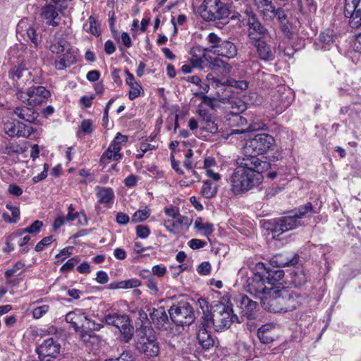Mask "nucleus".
Segmentation results:
<instances>
[{
  "mask_svg": "<svg viewBox=\"0 0 361 361\" xmlns=\"http://www.w3.org/2000/svg\"><path fill=\"white\" fill-rule=\"evenodd\" d=\"M106 361H134V357L130 352H123L118 357L111 358Z\"/></svg>",
  "mask_w": 361,
  "mask_h": 361,
  "instance_id": "60",
  "label": "nucleus"
},
{
  "mask_svg": "<svg viewBox=\"0 0 361 361\" xmlns=\"http://www.w3.org/2000/svg\"><path fill=\"white\" fill-rule=\"evenodd\" d=\"M209 68L218 75H226L231 73L232 66L226 61L214 57L212 58Z\"/></svg>",
  "mask_w": 361,
  "mask_h": 361,
  "instance_id": "31",
  "label": "nucleus"
},
{
  "mask_svg": "<svg viewBox=\"0 0 361 361\" xmlns=\"http://www.w3.org/2000/svg\"><path fill=\"white\" fill-rule=\"evenodd\" d=\"M23 189L16 184L12 183L8 185V192L16 197H19L23 194Z\"/></svg>",
  "mask_w": 361,
  "mask_h": 361,
  "instance_id": "61",
  "label": "nucleus"
},
{
  "mask_svg": "<svg viewBox=\"0 0 361 361\" xmlns=\"http://www.w3.org/2000/svg\"><path fill=\"white\" fill-rule=\"evenodd\" d=\"M307 281V279L305 275L303 274L302 271L299 272H295L293 274L292 276V283L295 286H300L304 285Z\"/></svg>",
  "mask_w": 361,
  "mask_h": 361,
  "instance_id": "48",
  "label": "nucleus"
},
{
  "mask_svg": "<svg viewBox=\"0 0 361 361\" xmlns=\"http://www.w3.org/2000/svg\"><path fill=\"white\" fill-rule=\"evenodd\" d=\"M195 228L197 230L204 231V235L208 236L214 231V226L210 223H204L202 218L198 217L195 221Z\"/></svg>",
  "mask_w": 361,
  "mask_h": 361,
  "instance_id": "39",
  "label": "nucleus"
},
{
  "mask_svg": "<svg viewBox=\"0 0 361 361\" xmlns=\"http://www.w3.org/2000/svg\"><path fill=\"white\" fill-rule=\"evenodd\" d=\"M54 241L53 235L44 237L35 246V250L36 252H40L44 250V247L51 244Z\"/></svg>",
  "mask_w": 361,
  "mask_h": 361,
  "instance_id": "51",
  "label": "nucleus"
},
{
  "mask_svg": "<svg viewBox=\"0 0 361 361\" xmlns=\"http://www.w3.org/2000/svg\"><path fill=\"white\" fill-rule=\"evenodd\" d=\"M23 152L22 148L20 145L17 144H14L12 142H9L6 144L4 149L2 150V153L8 155H11L12 154H20Z\"/></svg>",
  "mask_w": 361,
  "mask_h": 361,
  "instance_id": "45",
  "label": "nucleus"
},
{
  "mask_svg": "<svg viewBox=\"0 0 361 361\" xmlns=\"http://www.w3.org/2000/svg\"><path fill=\"white\" fill-rule=\"evenodd\" d=\"M197 272L201 275H207L211 271V265L208 262H202L197 269Z\"/></svg>",
  "mask_w": 361,
  "mask_h": 361,
  "instance_id": "62",
  "label": "nucleus"
},
{
  "mask_svg": "<svg viewBox=\"0 0 361 361\" xmlns=\"http://www.w3.org/2000/svg\"><path fill=\"white\" fill-rule=\"evenodd\" d=\"M49 95V91L43 86H32L26 90L22 87L16 92L20 101L32 106L41 104Z\"/></svg>",
  "mask_w": 361,
  "mask_h": 361,
  "instance_id": "9",
  "label": "nucleus"
},
{
  "mask_svg": "<svg viewBox=\"0 0 361 361\" xmlns=\"http://www.w3.org/2000/svg\"><path fill=\"white\" fill-rule=\"evenodd\" d=\"M212 56L204 53L202 56L192 55L190 62L192 67L200 68L202 70L204 67H209Z\"/></svg>",
  "mask_w": 361,
  "mask_h": 361,
  "instance_id": "35",
  "label": "nucleus"
},
{
  "mask_svg": "<svg viewBox=\"0 0 361 361\" xmlns=\"http://www.w3.org/2000/svg\"><path fill=\"white\" fill-rule=\"evenodd\" d=\"M217 190L218 185L216 183H212L210 180H205L203 182L200 193L204 197L210 199L216 196Z\"/></svg>",
  "mask_w": 361,
  "mask_h": 361,
  "instance_id": "36",
  "label": "nucleus"
},
{
  "mask_svg": "<svg viewBox=\"0 0 361 361\" xmlns=\"http://www.w3.org/2000/svg\"><path fill=\"white\" fill-rule=\"evenodd\" d=\"M192 219L179 214L173 220H165L164 226L169 231L175 233L176 230L181 228L183 226L188 228L192 224Z\"/></svg>",
  "mask_w": 361,
  "mask_h": 361,
  "instance_id": "27",
  "label": "nucleus"
},
{
  "mask_svg": "<svg viewBox=\"0 0 361 361\" xmlns=\"http://www.w3.org/2000/svg\"><path fill=\"white\" fill-rule=\"evenodd\" d=\"M269 224L271 227L268 229L271 231L275 237L284 232L295 229L301 225V222L297 219V216H295L293 214H291L279 219H273Z\"/></svg>",
  "mask_w": 361,
  "mask_h": 361,
  "instance_id": "11",
  "label": "nucleus"
},
{
  "mask_svg": "<svg viewBox=\"0 0 361 361\" xmlns=\"http://www.w3.org/2000/svg\"><path fill=\"white\" fill-rule=\"evenodd\" d=\"M65 319L72 324L75 331H79L82 328L83 320L85 319V313L80 310L72 311L66 314Z\"/></svg>",
  "mask_w": 361,
  "mask_h": 361,
  "instance_id": "33",
  "label": "nucleus"
},
{
  "mask_svg": "<svg viewBox=\"0 0 361 361\" xmlns=\"http://www.w3.org/2000/svg\"><path fill=\"white\" fill-rule=\"evenodd\" d=\"M129 216L123 212H118L116 216V222L120 225H126L129 222Z\"/></svg>",
  "mask_w": 361,
  "mask_h": 361,
  "instance_id": "64",
  "label": "nucleus"
},
{
  "mask_svg": "<svg viewBox=\"0 0 361 361\" xmlns=\"http://www.w3.org/2000/svg\"><path fill=\"white\" fill-rule=\"evenodd\" d=\"M16 31L18 33L25 32L27 37L33 44L34 48L39 49L42 42V35L37 32L33 25L29 23L27 18L21 19L17 25Z\"/></svg>",
  "mask_w": 361,
  "mask_h": 361,
  "instance_id": "16",
  "label": "nucleus"
},
{
  "mask_svg": "<svg viewBox=\"0 0 361 361\" xmlns=\"http://www.w3.org/2000/svg\"><path fill=\"white\" fill-rule=\"evenodd\" d=\"M136 235L138 238H146L150 234V230L147 226L138 225L135 228Z\"/></svg>",
  "mask_w": 361,
  "mask_h": 361,
  "instance_id": "53",
  "label": "nucleus"
},
{
  "mask_svg": "<svg viewBox=\"0 0 361 361\" xmlns=\"http://www.w3.org/2000/svg\"><path fill=\"white\" fill-rule=\"evenodd\" d=\"M66 43V42L63 39H55L51 43L49 49L52 53L57 54H61L65 51Z\"/></svg>",
  "mask_w": 361,
  "mask_h": 361,
  "instance_id": "43",
  "label": "nucleus"
},
{
  "mask_svg": "<svg viewBox=\"0 0 361 361\" xmlns=\"http://www.w3.org/2000/svg\"><path fill=\"white\" fill-rule=\"evenodd\" d=\"M265 20H272L277 9L273 2L262 7L257 8Z\"/></svg>",
  "mask_w": 361,
  "mask_h": 361,
  "instance_id": "38",
  "label": "nucleus"
},
{
  "mask_svg": "<svg viewBox=\"0 0 361 361\" xmlns=\"http://www.w3.org/2000/svg\"><path fill=\"white\" fill-rule=\"evenodd\" d=\"M129 87L130 91L128 97L130 100H133L140 96V92L142 90V87L138 82H135L132 85H129Z\"/></svg>",
  "mask_w": 361,
  "mask_h": 361,
  "instance_id": "50",
  "label": "nucleus"
},
{
  "mask_svg": "<svg viewBox=\"0 0 361 361\" xmlns=\"http://www.w3.org/2000/svg\"><path fill=\"white\" fill-rule=\"evenodd\" d=\"M74 211V208L73 207V204H70V206L68 207V212L66 215V221H73L75 218H77L78 216H80V215L83 217L84 220L86 221V216L84 213H75V214H73V212Z\"/></svg>",
  "mask_w": 361,
  "mask_h": 361,
  "instance_id": "58",
  "label": "nucleus"
},
{
  "mask_svg": "<svg viewBox=\"0 0 361 361\" xmlns=\"http://www.w3.org/2000/svg\"><path fill=\"white\" fill-rule=\"evenodd\" d=\"M95 190L98 202L110 207L115 198L113 189L109 187L97 186Z\"/></svg>",
  "mask_w": 361,
  "mask_h": 361,
  "instance_id": "28",
  "label": "nucleus"
},
{
  "mask_svg": "<svg viewBox=\"0 0 361 361\" xmlns=\"http://www.w3.org/2000/svg\"><path fill=\"white\" fill-rule=\"evenodd\" d=\"M207 325L213 326L216 331H222L228 329L231 324L238 320L237 315L233 314L232 307L222 302H218L212 307V314L202 317Z\"/></svg>",
  "mask_w": 361,
  "mask_h": 361,
  "instance_id": "4",
  "label": "nucleus"
},
{
  "mask_svg": "<svg viewBox=\"0 0 361 361\" xmlns=\"http://www.w3.org/2000/svg\"><path fill=\"white\" fill-rule=\"evenodd\" d=\"M43 223L39 220L35 221L30 226L23 230V233H37L40 231Z\"/></svg>",
  "mask_w": 361,
  "mask_h": 361,
  "instance_id": "49",
  "label": "nucleus"
},
{
  "mask_svg": "<svg viewBox=\"0 0 361 361\" xmlns=\"http://www.w3.org/2000/svg\"><path fill=\"white\" fill-rule=\"evenodd\" d=\"M13 114L19 119L28 123H35L39 114L32 108L21 106H16L13 110Z\"/></svg>",
  "mask_w": 361,
  "mask_h": 361,
  "instance_id": "29",
  "label": "nucleus"
},
{
  "mask_svg": "<svg viewBox=\"0 0 361 361\" xmlns=\"http://www.w3.org/2000/svg\"><path fill=\"white\" fill-rule=\"evenodd\" d=\"M150 318L154 326L159 330H167L170 328V322L168 315L163 307L153 309L149 314Z\"/></svg>",
  "mask_w": 361,
  "mask_h": 361,
  "instance_id": "25",
  "label": "nucleus"
},
{
  "mask_svg": "<svg viewBox=\"0 0 361 361\" xmlns=\"http://www.w3.org/2000/svg\"><path fill=\"white\" fill-rule=\"evenodd\" d=\"M255 271L247 280L246 290L250 295L262 300L267 295L270 287H273L283 278L284 272L281 269H271L263 262L255 265Z\"/></svg>",
  "mask_w": 361,
  "mask_h": 361,
  "instance_id": "2",
  "label": "nucleus"
},
{
  "mask_svg": "<svg viewBox=\"0 0 361 361\" xmlns=\"http://www.w3.org/2000/svg\"><path fill=\"white\" fill-rule=\"evenodd\" d=\"M140 281L137 279H129L126 281H120V287L121 288H131L139 286Z\"/></svg>",
  "mask_w": 361,
  "mask_h": 361,
  "instance_id": "56",
  "label": "nucleus"
},
{
  "mask_svg": "<svg viewBox=\"0 0 361 361\" xmlns=\"http://www.w3.org/2000/svg\"><path fill=\"white\" fill-rule=\"evenodd\" d=\"M31 77V72L23 64L14 66L9 71V78L16 82L18 90L24 87L23 84L28 83L30 85L33 81Z\"/></svg>",
  "mask_w": 361,
  "mask_h": 361,
  "instance_id": "18",
  "label": "nucleus"
},
{
  "mask_svg": "<svg viewBox=\"0 0 361 361\" xmlns=\"http://www.w3.org/2000/svg\"><path fill=\"white\" fill-rule=\"evenodd\" d=\"M4 130L11 137H28L34 133V128L17 120L8 121L4 125Z\"/></svg>",
  "mask_w": 361,
  "mask_h": 361,
  "instance_id": "15",
  "label": "nucleus"
},
{
  "mask_svg": "<svg viewBox=\"0 0 361 361\" xmlns=\"http://www.w3.org/2000/svg\"><path fill=\"white\" fill-rule=\"evenodd\" d=\"M237 302L241 310V313L248 319H255L257 317L258 304L245 295H240Z\"/></svg>",
  "mask_w": 361,
  "mask_h": 361,
  "instance_id": "19",
  "label": "nucleus"
},
{
  "mask_svg": "<svg viewBox=\"0 0 361 361\" xmlns=\"http://www.w3.org/2000/svg\"><path fill=\"white\" fill-rule=\"evenodd\" d=\"M103 327L102 324L97 323L94 320H92L90 317H89L85 314V319L83 320L82 328L83 329L89 330L90 331H99Z\"/></svg>",
  "mask_w": 361,
  "mask_h": 361,
  "instance_id": "41",
  "label": "nucleus"
},
{
  "mask_svg": "<svg viewBox=\"0 0 361 361\" xmlns=\"http://www.w3.org/2000/svg\"><path fill=\"white\" fill-rule=\"evenodd\" d=\"M258 338L262 343H272L276 337L275 329L271 324H264L257 331Z\"/></svg>",
  "mask_w": 361,
  "mask_h": 361,
  "instance_id": "30",
  "label": "nucleus"
},
{
  "mask_svg": "<svg viewBox=\"0 0 361 361\" xmlns=\"http://www.w3.org/2000/svg\"><path fill=\"white\" fill-rule=\"evenodd\" d=\"M226 84L240 90H246L248 87V82L245 80H237L234 78H230L226 80Z\"/></svg>",
  "mask_w": 361,
  "mask_h": 361,
  "instance_id": "46",
  "label": "nucleus"
},
{
  "mask_svg": "<svg viewBox=\"0 0 361 361\" xmlns=\"http://www.w3.org/2000/svg\"><path fill=\"white\" fill-rule=\"evenodd\" d=\"M197 114L200 116V128L210 133L214 134L218 131V126L215 122L214 116L208 110L199 109Z\"/></svg>",
  "mask_w": 361,
  "mask_h": 361,
  "instance_id": "21",
  "label": "nucleus"
},
{
  "mask_svg": "<svg viewBox=\"0 0 361 361\" xmlns=\"http://www.w3.org/2000/svg\"><path fill=\"white\" fill-rule=\"evenodd\" d=\"M231 107L233 109H236V112L239 114L240 112H243L245 110L246 106L244 102L240 99H233L231 102Z\"/></svg>",
  "mask_w": 361,
  "mask_h": 361,
  "instance_id": "59",
  "label": "nucleus"
},
{
  "mask_svg": "<svg viewBox=\"0 0 361 361\" xmlns=\"http://www.w3.org/2000/svg\"><path fill=\"white\" fill-rule=\"evenodd\" d=\"M205 320L201 318V322L197 334V338L202 347L208 350L214 346V341L210 335L209 329L212 326L207 325Z\"/></svg>",
  "mask_w": 361,
  "mask_h": 361,
  "instance_id": "24",
  "label": "nucleus"
},
{
  "mask_svg": "<svg viewBox=\"0 0 361 361\" xmlns=\"http://www.w3.org/2000/svg\"><path fill=\"white\" fill-rule=\"evenodd\" d=\"M149 336L140 337L136 343V348L149 357H156L159 353V346L154 335H152L153 330L148 329Z\"/></svg>",
  "mask_w": 361,
  "mask_h": 361,
  "instance_id": "14",
  "label": "nucleus"
},
{
  "mask_svg": "<svg viewBox=\"0 0 361 361\" xmlns=\"http://www.w3.org/2000/svg\"><path fill=\"white\" fill-rule=\"evenodd\" d=\"M248 37L251 42L260 39L267 33V28L262 25L258 18H251L248 22Z\"/></svg>",
  "mask_w": 361,
  "mask_h": 361,
  "instance_id": "26",
  "label": "nucleus"
},
{
  "mask_svg": "<svg viewBox=\"0 0 361 361\" xmlns=\"http://www.w3.org/2000/svg\"><path fill=\"white\" fill-rule=\"evenodd\" d=\"M169 313L171 321L177 326H189L195 321L193 308L186 301H180L176 305H172Z\"/></svg>",
  "mask_w": 361,
  "mask_h": 361,
  "instance_id": "8",
  "label": "nucleus"
},
{
  "mask_svg": "<svg viewBox=\"0 0 361 361\" xmlns=\"http://www.w3.org/2000/svg\"><path fill=\"white\" fill-rule=\"evenodd\" d=\"M344 14L350 18L352 27L361 30V0H345ZM353 49L361 54V32L355 35Z\"/></svg>",
  "mask_w": 361,
  "mask_h": 361,
  "instance_id": "5",
  "label": "nucleus"
},
{
  "mask_svg": "<svg viewBox=\"0 0 361 361\" xmlns=\"http://www.w3.org/2000/svg\"><path fill=\"white\" fill-rule=\"evenodd\" d=\"M281 297L282 312L293 311L304 301L301 295L294 291H289L284 288L281 289Z\"/></svg>",
  "mask_w": 361,
  "mask_h": 361,
  "instance_id": "17",
  "label": "nucleus"
},
{
  "mask_svg": "<svg viewBox=\"0 0 361 361\" xmlns=\"http://www.w3.org/2000/svg\"><path fill=\"white\" fill-rule=\"evenodd\" d=\"M152 272L154 275L162 277L166 273V267L164 265H154L152 268Z\"/></svg>",
  "mask_w": 361,
  "mask_h": 361,
  "instance_id": "63",
  "label": "nucleus"
},
{
  "mask_svg": "<svg viewBox=\"0 0 361 361\" xmlns=\"http://www.w3.org/2000/svg\"><path fill=\"white\" fill-rule=\"evenodd\" d=\"M290 90L285 86L279 87L277 90L271 92L270 105L276 113L283 111L291 103Z\"/></svg>",
  "mask_w": 361,
  "mask_h": 361,
  "instance_id": "12",
  "label": "nucleus"
},
{
  "mask_svg": "<svg viewBox=\"0 0 361 361\" xmlns=\"http://www.w3.org/2000/svg\"><path fill=\"white\" fill-rule=\"evenodd\" d=\"M25 267V264L21 261L17 262L11 269H7L5 272V276L6 278H10L16 273L18 270H22Z\"/></svg>",
  "mask_w": 361,
  "mask_h": 361,
  "instance_id": "52",
  "label": "nucleus"
},
{
  "mask_svg": "<svg viewBox=\"0 0 361 361\" xmlns=\"http://www.w3.org/2000/svg\"><path fill=\"white\" fill-rule=\"evenodd\" d=\"M257 48L259 57L264 61H271L274 55L269 46L262 39L251 42Z\"/></svg>",
  "mask_w": 361,
  "mask_h": 361,
  "instance_id": "32",
  "label": "nucleus"
},
{
  "mask_svg": "<svg viewBox=\"0 0 361 361\" xmlns=\"http://www.w3.org/2000/svg\"><path fill=\"white\" fill-rule=\"evenodd\" d=\"M185 80L188 82L200 86V87L204 92H207L209 88V85L207 84L203 83L200 77L197 75L188 76L185 78Z\"/></svg>",
  "mask_w": 361,
  "mask_h": 361,
  "instance_id": "47",
  "label": "nucleus"
},
{
  "mask_svg": "<svg viewBox=\"0 0 361 361\" xmlns=\"http://www.w3.org/2000/svg\"><path fill=\"white\" fill-rule=\"evenodd\" d=\"M40 18L49 26L57 27L61 18L56 7L51 4H47L41 8Z\"/></svg>",
  "mask_w": 361,
  "mask_h": 361,
  "instance_id": "23",
  "label": "nucleus"
},
{
  "mask_svg": "<svg viewBox=\"0 0 361 361\" xmlns=\"http://www.w3.org/2000/svg\"><path fill=\"white\" fill-rule=\"evenodd\" d=\"M197 302L202 311V317H205L207 314H212V312H210V310H212L211 307L209 305V302L204 298H199L197 300Z\"/></svg>",
  "mask_w": 361,
  "mask_h": 361,
  "instance_id": "54",
  "label": "nucleus"
},
{
  "mask_svg": "<svg viewBox=\"0 0 361 361\" xmlns=\"http://www.w3.org/2000/svg\"><path fill=\"white\" fill-rule=\"evenodd\" d=\"M319 40L325 45H330L334 42V32L331 30H326L319 35Z\"/></svg>",
  "mask_w": 361,
  "mask_h": 361,
  "instance_id": "44",
  "label": "nucleus"
},
{
  "mask_svg": "<svg viewBox=\"0 0 361 361\" xmlns=\"http://www.w3.org/2000/svg\"><path fill=\"white\" fill-rule=\"evenodd\" d=\"M150 216V210L147 208L136 211L132 216V222L136 224L144 221Z\"/></svg>",
  "mask_w": 361,
  "mask_h": 361,
  "instance_id": "42",
  "label": "nucleus"
},
{
  "mask_svg": "<svg viewBox=\"0 0 361 361\" xmlns=\"http://www.w3.org/2000/svg\"><path fill=\"white\" fill-rule=\"evenodd\" d=\"M76 63V57L71 49H68L59 61H56L55 66L58 70H63Z\"/></svg>",
  "mask_w": 361,
  "mask_h": 361,
  "instance_id": "34",
  "label": "nucleus"
},
{
  "mask_svg": "<svg viewBox=\"0 0 361 361\" xmlns=\"http://www.w3.org/2000/svg\"><path fill=\"white\" fill-rule=\"evenodd\" d=\"M281 289L277 285L270 287L267 295L262 298L261 304L264 310L273 312H282Z\"/></svg>",
  "mask_w": 361,
  "mask_h": 361,
  "instance_id": "13",
  "label": "nucleus"
},
{
  "mask_svg": "<svg viewBox=\"0 0 361 361\" xmlns=\"http://www.w3.org/2000/svg\"><path fill=\"white\" fill-rule=\"evenodd\" d=\"M238 164L230 177L231 190L235 195L258 186L263 180L262 172L265 170L255 158H238Z\"/></svg>",
  "mask_w": 361,
  "mask_h": 361,
  "instance_id": "1",
  "label": "nucleus"
},
{
  "mask_svg": "<svg viewBox=\"0 0 361 361\" xmlns=\"http://www.w3.org/2000/svg\"><path fill=\"white\" fill-rule=\"evenodd\" d=\"M298 259L299 257L297 254L284 252L274 255L270 263L274 267L272 269H279V267L293 266L298 262Z\"/></svg>",
  "mask_w": 361,
  "mask_h": 361,
  "instance_id": "22",
  "label": "nucleus"
},
{
  "mask_svg": "<svg viewBox=\"0 0 361 361\" xmlns=\"http://www.w3.org/2000/svg\"><path fill=\"white\" fill-rule=\"evenodd\" d=\"M314 213L313 211L312 204L310 202H307L304 205H302L298 208L297 210L290 212L293 214L294 216H297V219L300 221L301 219L308 216L309 214Z\"/></svg>",
  "mask_w": 361,
  "mask_h": 361,
  "instance_id": "37",
  "label": "nucleus"
},
{
  "mask_svg": "<svg viewBox=\"0 0 361 361\" xmlns=\"http://www.w3.org/2000/svg\"><path fill=\"white\" fill-rule=\"evenodd\" d=\"M81 130L85 133H91L94 130L92 121L90 119L83 120L80 124Z\"/></svg>",
  "mask_w": 361,
  "mask_h": 361,
  "instance_id": "55",
  "label": "nucleus"
},
{
  "mask_svg": "<svg viewBox=\"0 0 361 361\" xmlns=\"http://www.w3.org/2000/svg\"><path fill=\"white\" fill-rule=\"evenodd\" d=\"M199 13L206 21H215L227 18L230 11L220 0H204L199 8Z\"/></svg>",
  "mask_w": 361,
  "mask_h": 361,
  "instance_id": "6",
  "label": "nucleus"
},
{
  "mask_svg": "<svg viewBox=\"0 0 361 361\" xmlns=\"http://www.w3.org/2000/svg\"><path fill=\"white\" fill-rule=\"evenodd\" d=\"M207 39L212 46L207 48L205 51L228 59H234L237 56L238 49L233 42L226 39L222 40L214 32L209 33Z\"/></svg>",
  "mask_w": 361,
  "mask_h": 361,
  "instance_id": "7",
  "label": "nucleus"
},
{
  "mask_svg": "<svg viewBox=\"0 0 361 361\" xmlns=\"http://www.w3.org/2000/svg\"><path fill=\"white\" fill-rule=\"evenodd\" d=\"M274 18H277L279 23L281 24L282 29L283 31H289V27L288 25V16L286 13L282 8H277L274 13Z\"/></svg>",
  "mask_w": 361,
  "mask_h": 361,
  "instance_id": "40",
  "label": "nucleus"
},
{
  "mask_svg": "<svg viewBox=\"0 0 361 361\" xmlns=\"http://www.w3.org/2000/svg\"><path fill=\"white\" fill-rule=\"evenodd\" d=\"M60 349L61 345L58 341L53 338H49L42 342L36 351L39 355V358L42 357H56L59 354Z\"/></svg>",
  "mask_w": 361,
  "mask_h": 361,
  "instance_id": "20",
  "label": "nucleus"
},
{
  "mask_svg": "<svg viewBox=\"0 0 361 361\" xmlns=\"http://www.w3.org/2000/svg\"><path fill=\"white\" fill-rule=\"evenodd\" d=\"M48 310H49V306L46 305L37 307L33 310V312H32L33 317L35 319H39L46 312H47Z\"/></svg>",
  "mask_w": 361,
  "mask_h": 361,
  "instance_id": "57",
  "label": "nucleus"
},
{
  "mask_svg": "<svg viewBox=\"0 0 361 361\" xmlns=\"http://www.w3.org/2000/svg\"><path fill=\"white\" fill-rule=\"evenodd\" d=\"M102 322L108 325L114 326L119 329L126 342L132 338L133 328L130 324L128 316L117 313L109 314L102 319Z\"/></svg>",
  "mask_w": 361,
  "mask_h": 361,
  "instance_id": "10",
  "label": "nucleus"
},
{
  "mask_svg": "<svg viewBox=\"0 0 361 361\" xmlns=\"http://www.w3.org/2000/svg\"><path fill=\"white\" fill-rule=\"evenodd\" d=\"M274 145L275 140L273 136L267 133H259L246 141L243 148L244 156L242 158L250 160L255 158L260 163L262 168L267 169L269 164L262 161L258 156L271 149Z\"/></svg>",
  "mask_w": 361,
  "mask_h": 361,
  "instance_id": "3",
  "label": "nucleus"
}]
</instances>
